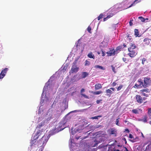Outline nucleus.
Segmentation results:
<instances>
[{"label": "nucleus", "instance_id": "1", "mask_svg": "<svg viewBox=\"0 0 151 151\" xmlns=\"http://www.w3.org/2000/svg\"><path fill=\"white\" fill-rule=\"evenodd\" d=\"M130 47L128 50L129 53L128 55L131 58L134 57L137 54V50L136 49V46L134 43H130Z\"/></svg>", "mask_w": 151, "mask_h": 151}, {"label": "nucleus", "instance_id": "2", "mask_svg": "<svg viewBox=\"0 0 151 151\" xmlns=\"http://www.w3.org/2000/svg\"><path fill=\"white\" fill-rule=\"evenodd\" d=\"M137 82L138 83V84L135 83L134 86H133L134 88H142V87L145 88V87L144 86V82L141 78L138 79L137 81Z\"/></svg>", "mask_w": 151, "mask_h": 151}, {"label": "nucleus", "instance_id": "3", "mask_svg": "<svg viewBox=\"0 0 151 151\" xmlns=\"http://www.w3.org/2000/svg\"><path fill=\"white\" fill-rule=\"evenodd\" d=\"M48 139V136L47 135H44L42 138L39 140V142L41 144H42V145L46 144Z\"/></svg>", "mask_w": 151, "mask_h": 151}, {"label": "nucleus", "instance_id": "4", "mask_svg": "<svg viewBox=\"0 0 151 151\" xmlns=\"http://www.w3.org/2000/svg\"><path fill=\"white\" fill-rule=\"evenodd\" d=\"M144 84L145 88L149 86L151 83V80L149 78L145 77L144 78Z\"/></svg>", "mask_w": 151, "mask_h": 151}, {"label": "nucleus", "instance_id": "5", "mask_svg": "<svg viewBox=\"0 0 151 151\" xmlns=\"http://www.w3.org/2000/svg\"><path fill=\"white\" fill-rule=\"evenodd\" d=\"M109 133L110 135H113L114 137L117 136V130L114 128H111L109 131Z\"/></svg>", "mask_w": 151, "mask_h": 151}, {"label": "nucleus", "instance_id": "6", "mask_svg": "<svg viewBox=\"0 0 151 151\" xmlns=\"http://www.w3.org/2000/svg\"><path fill=\"white\" fill-rule=\"evenodd\" d=\"M8 70L7 68H6L2 70L0 74V79L3 78L5 76Z\"/></svg>", "mask_w": 151, "mask_h": 151}, {"label": "nucleus", "instance_id": "7", "mask_svg": "<svg viewBox=\"0 0 151 151\" xmlns=\"http://www.w3.org/2000/svg\"><path fill=\"white\" fill-rule=\"evenodd\" d=\"M79 68L77 67V65H73L72 66L70 72L72 73H76L78 72Z\"/></svg>", "mask_w": 151, "mask_h": 151}, {"label": "nucleus", "instance_id": "8", "mask_svg": "<svg viewBox=\"0 0 151 151\" xmlns=\"http://www.w3.org/2000/svg\"><path fill=\"white\" fill-rule=\"evenodd\" d=\"M43 131V129L41 130H39L37 131L36 133L34 135V137L35 139H37L42 134V132Z\"/></svg>", "mask_w": 151, "mask_h": 151}, {"label": "nucleus", "instance_id": "9", "mask_svg": "<svg viewBox=\"0 0 151 151\" xmlns=\"http://www.w3.org/2000/svg\"><path fill=\"white\" fill-rule=\"evenodd\" d=\"M136 101L139 104L142 103V97L139 95H137L135 96Z\"/></svg>", "mask_w": 151, "mask_h": 151}, {"label": "nucleus", "instance_id": "10", "mask_svg": "<svg viewBox=\"0 0 151 151\" xmlns=\"http://www.w3.org/2000/svg\"><path fill=\"white\" fill-rule=\"evenodd\" d=\"M150 41H151V39H149L147 38H145L144 40V46H145L148 45L150 43Z\"/></svg>", "mask_w": 151, "mask_h": 151}, {"label": "nucleus", "instance_id": "11", "mask_svg": "<svg viewBox=\"0 0 151 151\" xmlns=\"http://www.w3.org/2000/svg\"><path fill=\"white\" fill-rule=\"evenodd\" d=\"M115 51L114 50H110V51L106 52V53L107 54V56H111L113 55H114L115 54Z\"/></svg>", "mask_w": 151, "mask_h": 151}, {"label": "nucleus", "instance_id": "12", "mask_svg": "<svg viewBox=\"0 0 151 151\" xmlns=\"http://www.w3.org/2000/svg\"><path fill=\"white\" fill-rule=\"evenodd\" d=\"M151 150V142L147 145L144 151H150Z\"/></svg>", "mask_w": 151, "mask_h": 151}, {"label": "nucleus", "instance_id": "13", "mask_svg": "<svg viewBox=\"0 0 151 151\" xmlns=\"http://www.w3.org/2000/svg\"><path fill=\"white\" fill-rule=\"evenodd\" d=\"M102 86L100 83L96 84L95 85V90H97L101 88Z\"/></svg>", "mask_w": 151, "mask_h": 151}, {"label": "nucleus", "instance_id": "14", "mask_svg": "<svg viewBox=\"0 0 151 151\" xmlns=\"http://www.w3.org/2000/svg\"><path fill=\"white\" fill-rule=\"evenodd\" d=\"M88 58H90L94 59L95 58V56L92 52H90L87 55Z\"/></svg>", "mask_w": 151, "mask_h": 151}, {"label": "nucleus", "instance_id": "15", "mask_svg": "<svg viewBox=\"0 0 151 151\" xmlns=\"http://www.w3.org/2000/svg\"><path fill=\"white\" fill-rule=\"evenodd\" d=\"M85 91V90L84 88H82L81 90V94L82 96L83 97H85L86 98V99H88L89 97L88 96H86L85 94L82 93L84 92Z\"/></svg>", "mask_w": 151, "mask_h": 151}, {"label": "nucleus", "instance_id": "16", "mask_svg": "<svg viewBox=\"0 0 151 151\" xmlns=\"http://www.w3.org/2000/svg\"><path fill=\"white\" fill-rule=\"evenodd\" d=\"M88 75V73L86 72H83L82 73V77L85 78Z\"/></svg>", "mask_w": 151, "mask_h": 151}, {"label": "nucleus", "instance_id": "17", "mask_svg": "<svg viewBox=\"0 0 151 151\" xmlns=\"http://www.w3.org/2000/svg\"><path fill=\"white\" fill-rule=\"evenodd\" d=\"M95 68H99L100 69H101L103 70H104L105 69V68L104 67L98 65H96L95 66Z\"/></svg>", "mask_w": 151, "mask_h": 151}, {"label": "nucleus", "instance_id": "18", "mask_svg": "<svg viewBox=\"0 0 151 151\" xmlns=\"http://www.w3.org/2000/svg\"><path fill=\"white\" fill-rule=\"evenodd\" d=\"M106 92L107 93H108L107 95L109 96V97L111 96V94L113 93L112 91L110 89H108L106 90Z\"/></svg>", "mask_w": 151, "mask_h": 151}, {"label": "nucleus", "instance_id": "19", "mask_svg": "<svg viewBox=\"0 0 151 151\" xmlns=\"http://www.w3.org/2000/svg\"><path fill=\"white\" fill-rule=\"evenodd\" d=\"M139 139V138L138 137H136L135 139H130V141L132 142H135L138 141Z\"/></svg>", "mask_w": 151, "mask_h": 151}, {"label": "nucleus", "instance_id": "20", "mask_svg": "<svg viewBox=\"0 0 151 151\" xmlns=\"http://www.w3.org/2000/svg\"><path fill=\"white\" fill-rule=\"evenodd\" d=\"M137 1H138V2H140V0H135L134 2L130 5L128 7V8H130L133 6H134L135 5V2H136ZM137 2H136V3H137Z\"/></svg>", "mask_w": 151, "mask_h": 151}, {"label": "nucleus", "instance_id": "21", "mask_svg": "<svg viewBox=\"0 0 151 151\" xmlns=\"http://www.w3.org/2000/svg\"><path fill=\"white\" fill-rule=\"evenodd\" d=\"M140 92H149V90L147 88H146V89H142L141 90H140Z\"/></svg>", "mask_w": 151, "mask_h": 151}, {"label": "nucleus", "instance_id": "22", "mask_svg": "<svg viewBox=\"0 0 151 151\" xmlns=\"http://www.w3.org/2000/svg\"><path fill=\"white\" fill-rule=\"evenodd\" d=\"M134 35L136 37H137L139 35V32L138 29H134Z\"/></svg>", "mask_w": 151, "mask_h": 151}, {"label": "nucleus", "instance_id": "23", "mask_svg": "<svg viewBox=\"0 0 151 151\" xmlns=\"http://www.w3.org/2000/svg\"><path fill=\"white\" fill-rule=\"evenodd\" d=\"M90 62L88 60H86L85 61L84 65L85 66H88L90 65Z\"/></svg>", "mask_w": 151, "mask_h": 151}, {"label": "nucleus", "instance_id": "24", "mask_svg": "<svg viewBox=\"0 0 151 151\" xmlns=\"http://www.w3.org/2000/svg\"><path fill=\"white\" fill-rule=\"evenodd\" d=\"M101 117V116H93L91 117L90 119H98V118H100Z\"/></svg>", "mask_w": 151, "mask_h": 151}, {"label": "nucleus", "instance_id": "25", "mask_svg": "<svg viewBox=\"0 0 151 151\" xmlns=\"http://www.w3.org/2000/svg\"><path fill=\"white\" fill-rule=\"evenodd\" d=\"M37 139H35L34 137L33 139L32 140V145H35V143L36 142Z\"/></svg>", "mask_w": 151, "mask_h": 151}, {"label": "nucleus", "instance_id": "26", "mask_svg": "<svg viewBox=\"0 0 151 151\" xmlns=\"http://www.w3.org/2000/svg\"><path fill=\"white\" fill-rule=\"evenodd\" d=\"M102 93V92L101 91H97L94 92L93 93V94L94 95H98Z\"/></svg>", "mask_w": 151, "mask_h": 151}, {"label": "nucleus", "instance_id": "27", "mask_svg": "<svg viewBox=\"0 0 151 151\" xmlns=\"http://www.w3.org/2000/svg\"><path fill=\"white\" fill-rule=\"evenodd\" d=\"M138 18L140 19L142 22H144L145 21V19L144 18L142 17H139Z\"/></svg>", "mask_w": 151, "mask_h": 151}, {"label": "nucleus", "instance_id": "28", "mask_svg": "<svg viewBox=\"0 0 151 151\" xmlns=\"http://www.w3.org/2000/svg\"><path fill=\"white\" fill-rule=\"evenodd\" d=\"M123 87V85H122L121 84L117 88V91H120L122 88Z\"/></svg>", "mask_w": 151, "mask_h": 151}, {"label": "nucleus", "instance_id": "29", "mask_svg": "<svg viewBox=\"0 0 151 151\" xmlns=\"http://www.w3.org/2000/svg\"><path fill=\"white\" fill-rule=\"evenodd\" d=\"M148 114L149 116H151V108L148 109Z\"/></svg>", "mask_w": 151, "mask_h": 151}, {"label": "nucleus", "instance_id": "30", "mask_svg": "<svg viewBox=\"0 0 151 151\" xmlns=\"http://www.w3.org/2000/svg\"><path fill=\"white\" fill-rule=\"evenodd\" d=\"M91 27L90 26H88L87 29V31H88V32L90 33H91Z\"/></svg>", "mask_w": 151, "mask_h": 151}, {"label": "nucleus", "instance_id": "31", "mask_svg": "<svg viewBox=\"0 0 151 151\" xmlns=\"http://www.w3.org/2000/svg\"><path fill=\"white\" fill-rule=\"evenodd\" d=\"M103 17V15L102 14H100L97 17L98 20H99L100 19L102 18Z\"/></svg>", "mask_w": 151, "mask_h": 151}, {"label": "nucleus", "instance_id": "32", "mask_svg": "<svg viewBox=\"0 0 151 151\" xmlns=\"http://www.w3.org/2000/svg\"><path fill=\"white\" fill-rule=\"evenodd\" d=\"M132 112L134 114L138 113V110L136 109H133L132 110Z\"/></svg>", "mask_w": 151, "mask_h": 151}, {"label": "nucleus", "instance_id": "33", "mask_svg": "<svg viewBox=\"0 0 151 151\" xmlns=\"http://www.w3.org/2000/svg\"><path fill=\"white\" fill-rule=\"evenodd\" d=\"M123 48L122 46L121 45L120 46H119L118 47H117L116 48L117 50H120L121 49Z\"/></svg>", "mask_w": 151, "mask_h": 151}, {"label": "nucleus", "instance_id": "34", "mask_svg": "<svg viewBox=\"0 0 151 151\" xmlns=\"http://www.w3.org/2000/svg\"><path fill=\"white\" fill-rule=\"evenodd\" d=\"M43 125V124L42 123H41L39 124H38L37 127V128H40L42 127Z\"/></svg>", "mask_w": 151, "mask_h": 151}, {"label": "nucleus", "instance_id": "35", "mask_svg": "<svg viewBox=\"0 0 151 151\" xmlns=\"http://www.w3.org/2000/svg\"><path fill=\"white\" fill-rule=\"evenodd\" d=\"M147 117L146 116L144 117V118L142 120V121L144 123H145L147 122Z\"/></svg>", "mask_w": 151, "mask_h": 151}, {"label": "nucleus", "instance_id": "36", "mask_svg": "<svg viewBox=\"0 0 151 151\" xmlns=\"http://www.w3.org/2000/svg\"><path fill=\"white\" fill-rule=\"evenodd\" d=\"M113 15H114V14H109L108 15L107 17L108 19H109V18L110 17H112Z\"/></svg>", "mask_w": 151, "mask_h": 151}, {"label": "nucleus", "instance_id": "37", "mask_svg": "<svg viewBox=\"0 0 151 151\" xmlns=\"http://www.w3.org/2000/svg\"><path fill=\"white\" fill-rule=\"evenodd\" d=\"M111 67L112 68V70H113V71L114 72V73H116V71H115V67H114L113 65H111Z\"/></svg>", "mask_w": 151, "mask_h": 151}, {"label": "nucleus", "instance_id": "38", "mask_svg": "<svg viewBox=\"0 0 151 151\" xmlns=\"http://www.w3.org/2000/svg\"><path fill=\"white\" fill-rule=\"evenodd\" d=\"M142 94V95L143 96L147 97L148 96V95L147 94H146L144 92H140Z\"/></svg>", "mask_w": 151, "mask_h": 151}, {"label": "nucleus", "instance_id": "39", "mask_svg": "<svg viewBox=\"0 0 151 151\" xmlns=\"http://www.w3.org/2000/svg\"><path fill=\"white\" fill-rule=\"evenodd\" d=\"M146 61V59L143 58L142 60V64H144L145 61Z\"/></svg>", "mask_w": 151, "mask_h": 151}, {"label": "nucleus", "instance_id": "40", "mask_svg": "<svg viewBox=\"0 0 151 151\" xmlns=\"http://www.w3.org/2000/svg\"><path fill=\"white\" fill-rule=\"evenodd\" d=\"M133 20L132 19V20H130L129 22V25L130 26H132L133 25V23L132 22V21H133Z\"/></svg>", "mask_w": 151, "mask_h": 151}, {"label": "nucleus", "instance_id": "41", "mask_svg": "<svg viewBox=\"0 0 151 151\" xmlns=\"http://www.w3.org/2000/svg\"><path fill=\"white\" fill-rule=\"evenodd\" d=\"M116 83L115 82H113L112 83V86L113 87H114L115 86H116Z\"/></svg>", "mask_w": 151, "mask_h": 151}, {"label": "nucleus", "instance_id": "42", "mask_svg": "<svg viewBox=\"0 0 151 151\" xmlns=\"http://www.w3.org/2000/svg\"><path fill=\"white\" fill-rule=\"evenodd\" d=\"M119 121L118 119H116V124L117 125L119 126Z\"/></svg>", "mask_w": 151, "mask_h": 151}, {"label": "nucleus", "instance_id": "43", "mask_svg": "<svg viewBox=\"0 0 151 151\" xmlns=\"http://www.w3.org/2000/svg\"><path fill=\"white\" fill-rule=\"evenodd\" d=\"M79 40L78 41V43H77L76 46L78 48V46L79 47L80 43L79 42Z\"/></svg>", "mask_w": 151, "mask_h": 151}, {"label": "nucleus", "instance_id": "44", "mask_svg": "<svg viewBox=\"0 0 151 151\" xmlns=\"http://www.w3.org/2000/svg\"><path fill=\"white\" fill-rule=\"evenodd\" d=\"M101 52H102V56H104L105 55V53L104 52L103 50H101Z\"/></svg>", "mask_w": 151, "mask_h": 151}, {"label": "nucleus", "instance_id": "45", "mask_svg": "<svg viewBox=\"0 0 151 151\" xmlns=\"http://www.w3.org/2000/svg\"><path fill=\"white\" fill-rule=\"evenodd\" d=\"M129 137L131 139L133 138V137L131 134H129Z\"/></svg>", "mask_w": 151, "mask_h": 151}, {"label": "nucleus", "instance_id": "46", "mask_svg": "<svg viewBox=\"0 0 151 151\" xmlns=\"http://www.w3.org/2000/svg\"><path fill=\"white\" fill-rule=\"evenodd\" d=\"M102 101V100H97L96 101V103L97 104H99L101 101Z\"/></svg>", "mask_w": 151, "mask_h": 151}, {"label": "nucleus", "instance_id": "47", "mask_svg": "<svg viewBox=\"0 0 151 151\" xmlns=\"http://www.w3.org/2000/svg\"><path fill=\"white\" fill-rule=\"evenodd\" d=\"M77 60H76L74 61V62L73 63V65H76V64L77 63Z\"/></svg>", "mask_w": 151, "mask_h": 151}, {"label": "nucleus", "instance_id": "48", "mask_svg": "<svg viewBox=\"0 0 151 151\" xmlns=\"http://www.w3.org/2000/svg\"><path fill=\"white\" fill-rule=\"evenodd\" d=\"M122 139L124 141L125 144H126L127 143V142L126 139L124 137Z\"/></svg>", "mask_w": 151, "mask_h": 151}, {"label": "nucleus", "instance_id": "49", "mask_svg": "<svg viewBox=\"0 0 151 151\" xmlns=\"http://www.w3.org/2000/svg\"><path fill=\"white\" fill-rule=\"evenodd\" d=\"M125 131L127 132V133H129V129H125Z\"/></svg>", "mask_w": 151, "mask_h": 151}, {"label": "nucleus", "instance_id": "50", "mask_svg": "<svg viewBox=\"0 0 151 151\" xmlns=\"http://www.w3.org/2000/svg\"><path fill=\"white\" fill-rule=\"evenodd\" d=\"M147 98L146 97H143L142 98V103L143 102V101H145V100H146Z\"/></svg>", "mask_w": 151, "mask_h": 151}, {"label": "nucleus", "instance_id": "51", "mask_svg": "<svg viewBox=\"0 0 151 151\" xmlns=\"http://www.w3.org/2000/svg\"><path fill=\"white\" fill-rule=\"evenodd\" d=\"M108 19V18H107V17H106V18H104L103 19V21H105L106 20Z\"/></svg>", "mask_w": 151, "mask_h": 151}, {"label": "nucleus", "instance_id": "52", "mask_svg": "<svg viewBox=\"0 0 151 151\" xmlns=\"http://www.w3.org/2000/svg\"><path fill=\"white\" fill-rule=\"evenodd\" d=\"M110 89H111L113 91H114L115 90V88L113 87H111L110 88Z\"/></svg>", "mask_w": 151, "mask_h": 151}, {"label": "nucleus", "instance_id": "53", "mask_svg": "<svg viewBox=\"0 0 151 151\" xmlns=\"http://www.w3.org/2000/svg\"><path fill=\"white\" fill-rule=\"evenodd\" d=\"M122 45L124 46V47H127L126 45L124 43Z\"/></svg>", "mask_w": 151, "mask_h": 151}, {"label": "nucleus", "instance_id": "54", "mask_svg": "<svg viewBox=\"0 0 151 151\" xmlns=\"http://www.w3.org/2000/svg\"><path fill=\"white\" fill-rule=\"evenodd\" d=\"M124 148L125 149V151H129L125 147H124Z\"/></svg>", "mask_w": 151, "mask_h": 151}, {"label": "nucleus", "instance_id": "55", "mask_svg": "<svg viewBox=\"0 0 151 151\" xmlns=\"http://www.w3.org/2000/svg\"><path fill=\"white\" fill-rule=\"evenodd\" d=\"M123 59L124 62H125L126 60V59L125 58H123Z\"/></svg>", "mask_w": 151, "mask_h": 151}, {"label": "nucleus", "instance_id": "56", "mask_svg": "<svg viewBox=\"0 0 151 151\" xmlns=\"http://www.w3.org/2000/svg\"><path fill=\"white\" fill-rule=\"evenodd\" d=\"M114 151H119V150H116L115 149V150H114Z\"/></svg>", "mask_w": 151, "mask_h": 151}, {"label": "nucleus", "instance_id": "57", "mask_svg": "<svg viewBox=\"0 0 151 151\" xmlns=\"http://www.w3.org/2000/svg\"><path fill=\"white\" fill-rule=\"evenodd\" d=\"M79 137H76V139H77V140H78L79 139Z\"/></svg>", "mask_w": 151, "mask_h": 151}, {"label": "nucleus", "instance_id": "58", "mask_svg": "<svg viewBox=\"0 0 151 151\" xmlns=\"http://www.w3.org/2000/svg\"><path fill=\"white\" fill-rule=\"evenodd\" d=\"M150 119H151V118H150ZM149 123L151 125V120L149 122Z\"/></svg>", "mask_w": 151, "mask_h": 151}, {"label": "nucleus", "instance_id": "59", "mask_svg": "<svg viewBox=\"0 0 151 151\" xmlns=\"http://www.w3.org/2000/svg\"><path fill=\"white\" fill-rule=\"evenodd\" d=\"M142 137H144L143 135V134L142 133Z\"/></svg>", "mask_w": 151, "mask_h": 151}, {"label": "nucleus", "instance_id": "60", "mask_svg": "<svg viewBox=\"0 0 151 151\" xmlns=\"http://www.w3.org/2000/svg\"><path fill=\"white\" fill-rule=\"evenodd\" d=\"M147 102V101H145V102H144V103L145 104V103H146Z\"/></svg>", "mask_w": 151, "mask_h": 151}, {"label": "nucleus", "instance_id": "61", "mask_svg": "<svg viewBox=\"0 0 151 151\" xmlns=\"http://www.w3.org/2000/svg\"><path fill=\"white\" fill-rule=\"evenodd\" d=\"M63 129H60V131H61V130H63Z\"/></svg>", "mask_w": 151, "mask_h": 151}, {"label": "nucleus", "instance_id": "62", "mask_svg": "<svg viewBox=\"0 0 151 151\" xmlns=\"http://www.w3.org/2000/svg\"><path fill=\"white\" fill-rule=\"evenodd\" d=\"M146 19V20H148V18H146V19H145V20Z\"/></svg>", "mask_w": 151, "mask_h": 151}, {"label": "nucleus", "instance_id": "63", "mask_svg": "<svg viewBox=\"0 0 151 151\" xmlns=\"http://www.w3.org/2000/svg\"><path fill=\"white\" fill-rule=\"evenodd\" d=\"M96 146V145H93V147H95Z\"/></svg>", "mask_w": 151, "mask_h": 151}, {"label": "nucleus", "instance_id": "64", "mask_svg": "<svg viewBox=\"0 0 151 151\" xmlns=\"http://www.w3.org/2000/svg\"><path fill=\"white\" fill-rule=\"evenodd\" d=\"M147 143L146 144H144V145H146L147 144Z\"/></svg>", "mask_w": 151, "mask_h": 151}]
</instances>
